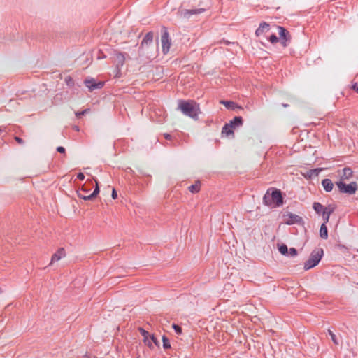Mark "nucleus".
<instances>
[{
  "mask_svg": "<svg viewBox=\"0 0 358 358\" xmlns=\"http://www.w3.org/2000/svg\"><path fill=\"white\" fill-rule=\"evenodd\" d=\"M178 108L181 110L183 115L197 120L201 113L200 106L194 100H179Z\"/></svg>",
  "mask_w": 358,
  "mask_h": 358,
  "instance_id": "1",
  "label": "nucleus"
},
{
  "mask_svg": "<svg viewBox=\"0 0 358 358\" xmlns=\"http://www.w3.org/2000/svg\"><path fill=\"white\" fill-rule=\"evenodd\" d=\"M324 254L323 249L317 248L313 250L308 260L304 263V270L308 271L316 266L320 262Z\"/></svg>",
  "mask_w": 358,
  "mask_h": 358,
  "instance_id": "2",
  "label": "nucleus"
},
{
  "mask_svg": "<svg viewBox=\"0 0 358 358\" xmlns=\"http://www.w3.org/2000/svg\"><path fill=\"white\" fill-rule=\"evenodd\" d=\"M336 185L341 193H345L350 195L354 194L357 189V184L356 182L345 184L343 181H338L336 182Z\"/></svg>",
  "mask_w": 358,
  "mask_h": 358,
  "instance_id": "3",
  "label": "nucleus"
},
{
  "mask_svg": "<svg viewBox=\"0 0 358 358\" xmlns=\"http://www.w3.org/2000/svg\"><path fill=\"white\" fill-rule=\"evenodd\" d=\"M161 42L163 53L167 54L170 50L171 41L169 38L168 30L164 26L161 28Z\"/></svg>",
  "mask_w": 358,
  "mask_h": 358,
  "instance_id": "4",
  "label": "nucleus"
},
{
  "mask_svg": "<svg viewBox=\"0 0 358 358\" xmlns=\"http://www.w3.org/2000/svg\"><path fill=\"white\" fill-rule=\"evenodd\" d=\"M153 41V33L152 31L148 32L144 38H143L139 49H138V54L139 55H145V48H148L149 45L152 44Z\"/></svg>",
  "mask_w": 358,
  "mask_h": 358,
  "instance_id": "5",
  "label": "nucleus"
},
{
  "mask_svg": "<svg viewBox=\"0 0 358 358\" xmlns=\"http://www.w3.org/2000/svg\"><path fill=\"white\" fill-rule=\"evenodd\" d=\"M206 10L204 8L199 9H184L179 10L178 14L180 18L189 19L193 15H199L203 13Z\"/></svg>",
  "mask_w": 358,
  "mask_h": 358,
  "instance_id": "6",
  "label": "nucleus"
},
{
  "mask_svg": "<svg viewBox=\"0 0 358 358\" xmlns=\"http://www.w3.org/2000/svg\"><path fill=\"white\" fill-rule=\"evenodd\" d=\"M206 10L204 8L199 9H184L179 10L178 14L180 18L189 19L193 15H199L203 13Z\"/></svg>",
  "mask_w": 358,
  "mask_h": 358,
  "instance_id": "7",
  "label": "nucleus"
},
{
  "mask_svg": "<svg viewBox=\"0 0 358 358\" xmlns=\"http://www.w3.org/2000/svg\"><path fill=\"white\" fill-rule=\"evenodd\" d=\"M284 217H286V219H285V223L287 225L303 224V218L296 214L289 213L287 215H285Z\"/></svg>",
  "mask_w": 358,
  "mask_h": 358,
  "instance_id": "8",
  "label": "nucleus"
},
{
  "mask_svg": "<svg viewBox=\"0 0 358 358\" xmlns=\"http://www.w3.org/2000/svg\"><path fill=\"white\" fill-rule=\"evenodd\" d=\"M271 198L275 206L279 207L283 204V197L280 189H273L271 193Z\"/></svg>",
  "mask_w": 358,
  "mask_h": 358,
  "instance_id": "9",
  "label": "nucleus"
},
{
  "mask_svg": "<svg viewBox=\"0 0 358 358\" xmlns=\"http://www.w3.org/2000/svg\"><path fill=\"white\" fill-rule=\"evenodd\" d=\"M279 30V36L280 39V43L283 45V47L287 46V42L290 41V36L289 31L282 27H278Z\"/></svg>",
  "mask_w": 358,
  "mask_h": 358,
  "instance_id": "10",
  "label": "nucleus"
},
{
  "mask_svg": "<svg viewBox=\"0 0 358 358\" xmlns=\"http://www.w3.org/2000/svg\"><path fill=\"white\" fill-rule=\"evenodd\" d=\"M84 83L90 91H93L95 89H101L103 87V83H96L94 78L86 79Z\"/></svg>",
  "mask_w": 358,
  "mask_h": 358,
  "instance_id": "11",
  "label": "nucleus"
},
{
  "mask_svg": "<svg viewBox=\"0 0 358 358\" xmlns=\"http://www.w3.org/2000/svg\"><path fill=\"white\" fill-rule=\"evenodd\" d=\"M96 182V187L94 188L92 193H91L90 195H83L82 194V192H78V196L83 200L87 201V200H92L94 198H95L98 194L99 193V187L98 185V181L95 180Z\"/></svg>",
  "mask_w": 358,
  "mask_h": 358,
  "instance_id": "12",
  "label": "nucleus"
},
{
  "mask_svg": "<svg viewBox=\"0 0 358 358\" xmlns=\"http://www.w3.org/2000/svg\"><path fill=\"white\" fill-rule=\"evenodd\" d=\"M65 256V250L63 248H59L55 254L52 255L51 258L50 264L53 262H57Z\"/></svg>",
  "mask_w": 358,
  "mask_h": 358,
  "instance_id": "13",
  "label": "nucleus"
},
{
  "mask_svg": "<svg viewBox=\"0 0 358 358\" xmlns=\"http://www.w3.org/2000/svg\"><path fill=\"white\" fill-rule=\"evenodd\" d=\"M269 30V24L265 22H262L260 23L259 27L255 31V34L257 36H259L263 34L264 32H266Z\"/></svg>",
  "mask_w": 358,
  "mask_h": 358,
  "instance_id": "14",
  "label": "nucleus"
},
{
  "mask_svg": "<svg viewBox=\"0 0 358 358\" xmlns=\"http://www.w3.org/2000/svg\"><path fill=\"white\" fill-rule=\"evenodd\" d=\"M243 123V118L241 116H236L229 122V126H231L233 129H235L236 127H241Z\"/></svg>",
  "mask_w": 358,
  "mask_h": 358,
  "instance_id": "15",
  "label": "nucleus"
},
{
  "mask_svg": "<svg viewBox=\"0 0 358 358\" xmlns=\"http://www.w3.org/2000/svg\"><path fill=\"white\" fill-rule=\"evenodd\" d=\"M322 185L327 192H331L334 187L332 181L328 178H325L322 180Z\"/></svg>",
  "mask_w": 358,
  "mask_h": 358,
  "instance_id": "16",
  "label": "nucleus"
},
{
  "mask_svg": "<svg viewBox=\"0 0 358 358\" xmlns=\"http://www.w3.org/2000/svg\"><path fill=\"white\" fill-rule=\"evenodd\" d=\"M220 104L224 105L229 109H232V110H234L235 108L242 109V108L241 106L236 105L234 101H231L221 100L220 101Z\"/></svg>",
  "mask_w": 358,
  "mask_h": 358,
  "instance_id": "17",
  "label": "nucleus"
},
{
  "mask_svg": "<svg viewBox=\"0 0 358 358\" xmlns=\"http://www.w3.org/2000/svg\"><path fill=\"white\" fill-rule=\"evenodd\" d=\"M342 171L341 179L348 180L352 176L353 171L350 167L343 168Z\"/></svg>",
  "mask_w": 358,
  "mask_h": 358,
  "instance_id": "18",
  "label": "nucleus"
},
{
  "mask_svg": "<svg viewBox=\"0 0 358 358\" xmlns=\"http://www.w3.org/2000/svg\"><path fill=\"white\" fill-rule=\"evenodd\" d=\"M270 189L267 190L263 197V203L267 206H272L273 205V201L271 198Z\"/></svg>",
  "mask_w": 358,
  "mask_h": 358,
  "instance_id": "19",
  "label": "nucleus"
},
{
  "mask_svg": "<svg viewBox=\"0 0 358 358\" xmlns=\"http://www.w3.org/2000/svg\"><path fill=\"white\" fill-rule=\"evenodd\" d=\"M320 236L322 239H327V238H328V229L326 226V224H324V223H322L320 226Z\"/></svg>",
  "mask_w": 358,
  "mask_h": 358,
  "instance_id": "20",
  "label": "nucleus"
},
{
  "mask_svg": "<svg viewBox=\"0 0 358 358\" xmlns=\"http://www.w3.org/2000/svg\"><path fill=\"white\" fill-rule=\"evenodd\" d=\"M322 171V169H310L308 171H307V173H306V176L308 177L309 178H315V177H317L319 173L321 172Z\"/></svg>",
  "mask_w": 358,
  "mask_h": 358,
  "instance_id": "21",
  "label": "nucleus"
},
{
  "mask_svg": "<svg viewBox=\"0 0 358 358\" xmlns=\"http://www.w3.org/2000/svg\"><path fill=\"white\" fill-rule=\"evenodd\" d=\"M233 128L231 126H229L228 124H225L222 129V134H225L227 136H229L231 134H234Z\"/></svg>",
  "mask_w": 358,
  "mask_h": 358,
  "instance_id": "22",
  "label": "nucleus"
},
{
  "mask_svg": "<svg viewBox=\"0 0 358 358\" xmlns=\"http://www.w3.org/2000/svg\"><path fill=\"white\" fill-rule=\"evenodd\" d=\"M313 208L317 214H321L324 210V207L319 202H314L313 204Z\"/></svg>",
  "mask_w": 358,
  "mask_h": 358,
  "instance_id": "23",
  "label": "nucleus"
},
{
  "mask_svg": "<svg viewBox=\"0 0 358 358\" xmlns=\"http://www.w3.org/2000/svg\"><path fill=\"white\" fill-rule=\"evenodd\" d=\"M201 183L199 181L196 182L194 184L189 187V190L192 193H197L200 190Z\"/></svg>",
  "mask_w": 358,
  "mask_h": 358,
  "instance_id": "24",
  "label": "nucleus"
},
{
  "mask_svg": "<svg viewBox=\"0 0 358 358\" xmlns=\"http://www.w3.org/2000/svg\"><path fill=\"white\" fill-rule=\"evenodd\" d=\"M278 250L279 252L285 256H288V248L287 245L282 243L281 245H278Z\"/></svg>",
  "mask_w": 358,
  "mask_h": 358,
  "instance_id": "25",
  "label": "nucleus"
},
{
  "mask_svg": "<svg viewBox=\"0 0 358 358\" xmlns=\"http://www.w3.org/2000/svg\"><path fill=\"white\" fill-rule=\"evenodd\" d=\"M163 348L164 349H169L171 348V344L169 338L166 336H162Z\"/></svg>",
  "mask_w": 358,
  "mask_h": 358,
  "instance_id": "26",
  "label": "nucleus"
},
{
  "mask_svg": "<svg viewBox=\"0 0 358 358\" xmlns=\"http://www.w3.org/2000/svg\"><path fill=\"white\" fill-rule=\"evenodd\" d=\"M138 331L141 333V334L143 336L144 341L146 343L148 338L150 336L149 333L147 331H145L144 329H143L142 327H139Z\"/></svg>",
  "mask_w": 358,
  "mask_h": 358,
  "instance_id": "27",
  "label": "nucleus"
},
{
  "mask_svg": "<svg viewBox=\"0 0 358 358\" xmlns=\"http://www.w3.org/2000/svg\"><path fill=\"white\" fill-rule=\"evenodd\" d=\"M328 334L331 336V338L333 343L335 345H338V341L336 335L334 334V332L332 331H331L330 329H328Z\"/></svg>",
  "mask_w": 358,
  "mask_h": 358,
  "instance_id": "28",
  "label": "nucleus"
},
{
  "mask_svg": "<svg viewBox=\"0 0 358 358\" xmlns=\"http://www.w3.org/2000/svg\"><path fill=\"white\" fill-rule=\"evenodd\" d=\"M117 59L118 60V64L122 66L124 62V56L122 53H118L116 55Z\"/></svg>",
  "mask_w": 358,
  "mask_h": 358,
  "instance_id": "29",
  "label": "nucleus"
},
{
  "mask_svg": "<svg viewBox=\"0 0 358 358\" xmlns=\"http://www.w3.org/2000/svg\"><path fill=\"white\" fill-rule=\"evenodd\" d=\"M322 215L323 223L327 224L329 220V217H330L331 215H329L327 211H324V210H323V212L322 213Z\"/></svg>",
  "mask_w": 358,
  "mask_h": 358,
  "instance_id": "30",
  "label": "nucleus"
},
{
  "mask_svg": "<svg viewBox=\"0 0 358 358\" xmlns=\"http://www.w3.org/2000/svg\"><path fill=\"white\" fill-rule=\"evenodd\" d=\"M288 256L290 257H296L298 255V252L296 248H291L289 250H288Z\"/></svg>",
  "mask_w": 358,
  "mask_h": 358,
  "instance_id": "31",
  "label": "nucleus"
},
{
  "mask_svg": "<svg viewBox=\"0 0 358 358\" xmlns=\"http://www.w3.org/2000/svg\"><path fill=\"white\" fill-rule=\"evenodd\" d=\"M90 111V109H85L82 111H78L76 113V116L77 118H80L83 115L87 114Z\"/></svg>",
  "mask_w": 358,
  "mask_h": 358,
  "instance_id": "32",
  "label": "nucleus"
},
{
  "mask_svg": "<svg viewBox=\"0 0 358 358\" xmlns=\"http://www.w3.org/2000/svg\"><path fill=\"white\" fill-rule=\"evenodd\" d=\"M172 327L177 334L179 335L182 334V328L180 326L176 324H173Z\"/></svg>",
  "mask_w": 358,
  "mask_h": 358,
  "instance_id": "33",
  "label": "nucleus"
},
{
  "mask_svg": "<svg viewBox=\"0 0 358 358\" xmlns=\"http://www.w3.org/2000/svg\"><path fill=\"white\" fill-rule=\"evenodd\" d=\"M278 38L277 37V36L275 34H271L270 36V37L268 38V41L271 43H275L278 41Z\"/></svg>",
  "mask_w": 358,
  "mask_h": 358,
  "instance_id": "34",
  "label": "nucleus"
},
{
  "mask_svg": "<svg viewBox=\"0 0 358 358\" xmlns=\"http://www.w3.org/2000/svg\"><path fill=\"white\" fill-rule=\"evenodd\" d=\"M334 210H335V207L334 206H333L332 205H329L327 207L324 208V211H327L329 215H331V213H333Z\"/></svg>",
  "mask_w": 358,
  "mask_h": 358,
  "instance_id": "35",
  "label": "nucleus"
},
{
  "mask_svg": "<svg viewBox=\"0 0 358 358\" xmlns=\"http://www.w3.org/2000/svg\"><path fill=\"white\" fill-rule=\"evenodd\" d=\"M65 82L68 86H73L74 83L73 78L70 76L65 78Z\"/></svg>",
  "mask_w": 358,
  "mask_h": 358,
  "instance_id": "36",
  "label": "nucleus"
},
{
  "mask_svg": "<svg viewBox=\"0 0 358 358\" xmlns=\"http://www.w3.org/2000/svg\"><path fill=\"white\" fill-rule=\"evenodd\" d=\"M351 89L358 93V83L356 82H352Z\"/></svg>",
  "mask_w": 358,
  "mask_h": 358,
  "instance_id": "37",
  "label": "nucleus"
},
{
  "mask_svg": "<svg viewBox=\"0 0 358 358\" xmlns=\"http://www.w3.org/2000/svg\"><path fill=\"white\" fill-rule=\"evenodd\" d=\"M150 338L157 346H159V343L153 334L150 336Z\"/></svg>",
  "mask_w": 358,
  "mask_h": 358,
  "instance_id": "38",
  "label": "nucleus"
},
{
  "mask_svg": "<svg viewBox=\"0 0 358 358\" xmlns=\"http://www.w3.org/2000/svg\"><path fill=\"white\" fill-rule=\"evenodd\" d=\"M77 178L80 180H83L85 179V175L83 173H78L77 174Z\"/></svg>",
  "mask_w": 358,
  "mask_h": 358,
  "instance_id": "39",
  "label": "nucleus"
},
{
  "mask_svg": "<svg viewBox=\"0 0 358 358\" xmlns=\"http://www.w3.org/2000/svg\"><path fill=\"white\" fill-rule=\"evenodd\" d=\"M57 151L59 153H64L65 152V148L62 146H58L57 148Z\"/></svg>",
  "mask_w": 358,
  "mask_h": 358,
  "instance_id": "40",
  "label": "nucleus"
},
{
  "mask_svg": "<svg viewBox=\"0 0 358 358\" xmlns=\"http://www.w3.org/2000/svg\"><path fill=\"white\" fill-rule=\"evenodd\" d=\"M15 140L20 144H23L24 143V141L23 139H22L21 138L18 137V136H15Z\"/></svg>",
  "mask_w": 358,
  "mask_h": 358,
  "instance_id": "41",
  "label": "nucleus"
},
{
  "mask_svg": "<svg viewBox=\"0 0 358 358\" xmlns=\"http://www.w3.org/2000/svg\"><path fill=\"white\" fill-rule=\"evenodd\" d=\"M111 196H112V198H113V199H117V192L115 191V189H113Z\"/></svg>",
  "mask_w": 358,
  "mask_h": 358,
  "instance_id": "42",
  "label": "nucleus"
},
{
  "mask_svg": "<svg viewBox=\"0 0 358 358\" xmlns=\"http://www.w3.org/2000/svg\"><path fill=\"white\" fill-rule=\"evenodd\" d=\"M81 191H83V192H82V194H83V195H89V194H88V193H89V190H87V189H85L83 188V189H81L80 190H79L78 192H81Z\"/></svg>",
  "mask_w": 358,
  "mask_h": 358,
  "instance_id": "43",
  "label": "nucleus"
},
{
  "mask_svg": "<svg viewBox=\"0 0 358 358\" xmlns=\"http://www.w3.org/2000/svg\"><path fill=\"white\" fill-rule=\"evenodd\" d=\"M164 138L167 140H170L171 138V136L169 134H164Z\"/></svg>",
  "mask_w": 358,
  "mask_h": 358,
  "instance_id": "44",
  "label": "nucleus"
},
{
  "mask_svg": "<svg viewBox=\"0 0 358 358\" xmlns=\"http://www.w3.org/2000/svg\"><path fill=\"white\" fill-rule=\"evenodd\" d=\"M147 345H148L150 348H151V347L152 346V343H151V342H150V341H148Z\"/></svg>",
  "mask_w": 358,
  "mask_h": 358,
  "instance_id": "45",
  "label": "nucleus"
},
{
  "mask_svg": "<svg viewBox=\"0 0 358 358\" xmlns=\"http://www.w3.org/2000/svg\"><path fill=\"white\" fill-rule=\"evenodd\" d=\"M282 106L283 107H285V108H286V107H288V106H289V105H288V104H285V103H282Z\"/></svg>",
  "mask_w": 358,
  "mask_h": 358,
  "instance_id": "46",
  "label": "nucleus"
},
{
  "mask_svg": "<svg viewBox=\"0 0 358 358\" xmlns=\"http://www.w3.org/2000/svg\"><path fill=\"white\" fill-rule=\"evenodd\" d=\"M84 357H85V358H90V356H89L87 354H85V355H84Z\"/></svg>",
  "mask_w": 358,
  "mask_h": 358,
  "instance_id": "47",
  "label": "nucleus"
},
{
  "mask_svg": "<svg viewBox=\"0 0 358 358\" xmlns=\"http://www.w3.org/2000/svg\"><path fill=\"white\" fill-rule=\"evenodd\" d=\"M76 129L77 131H78V130H79L78 127H76Z\"/></svg>",
  "mask_w": 358,
  "mask_h": 358,
  "instance_id": "48",
  "label": "nucleus"
},
{
  "mask_svg": "<svg viewBox=\"0 0 358 358\" xmlns=\"http://www.w3.org/2000/svg\"><path fill=\"white\" fill-rule=\"evenodd\" d=\"M357 251H358V249H357Z\"/></svg>",
  "mask_w": 358,
  "mask_h": 358,
  "instance_id": "49",
  "label": "nucleus"
}]
</instances>
